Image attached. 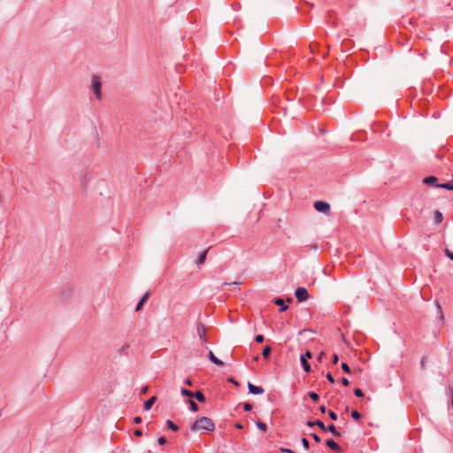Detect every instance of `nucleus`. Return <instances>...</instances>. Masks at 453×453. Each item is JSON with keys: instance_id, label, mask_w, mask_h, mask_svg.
<instances>
[{"instance_id": "f257e3e1", "label": "nucleus", "mask_w": 453, "mask_h": 453, "mask_svg": "<svg viewBox=\"0 0 453 453\" xmlns=\"http://www.w3.org/2000/svg\"><path fill=\"white\" fill-rule=\"evenodd\" d=\"M190 429L193 432H196L199 430L211 432L215 429V424L210 418L202 417L191 425Z\"/></svg>"}, {"instance_id": "f03ea898", "label": "nucleus", "mask_w": 453, "mask_h": 453, "mask_svg": "<svg viewBox=\"0 0 453 453\" xmlns=\"http://www.w3.org/2000/svg\"><path fill=\"white\" fill-rule=\"evenodd\" d=\"M91 86L92 89L96 96L97 99H101L102 94H101V81L100 77L98 75H93L91 80Z\"/></svg>"}, {"instance_id": "7ed1b4c3", "label": "nucleus", "mask_w": 453, "mask_h": 453, "mask_svg": "<svg viewBox=\"0 0 453 453\" xmlns=\"http://www.w3.org/2000/svg\"><path fill=\"white\" fill-rule=\"evenodd\" d=\"M196 334H197L202 344L206 343L208 342L207 336H206V326L201 321H198L196 323Z\"/></svg>"}, {"instance_id": "20e7f679", "label": "nucleus", "mask_w": 453, "mask_h": 453, "mask_svg": "<svg viewBox=\"0 0 453 453\" xmlns=\"http://www.w3.org/2000/svg\"><path fill=\"white\" fill-rule=\"evenodd\" d=\"M296 298L298 302H304L309 298V293L305 288L299 287L295 291Z\"/></svg>"}, {"instance_id": "39448f33", "label": "nucleus", "mask_w": 453, "mask_h": 453, "mask_svg": "<svg viewBox=\"0 0 453 453\" xmlns=\"http://www.w3.org/2000/svg\"><path fill=\"white\" fill-rule=\"evenodd\" d=\"M314 208L322 213L329 214L330 212V205L328 203L324 201H316L314 203Z\"/></svg>"}, {"instance_id": "423d86ee", "label": "nucleus", "mask_w": 453, "mask_h": 453, "mask_svg": "<svg viewBox=\"0 0 453 453\" xmlns=\"http://www.w3.org/2000/svg\"><path fill=\"white\" fill-rule=\"evenodd\" d=\"M412 205L414 207L416 215L418 217H420V214L423 211V206H424L423 199L421 197L417 198L416 200L413 201Z\"/></svg>"}, {"instance_id": "0eeeda50", "label": "nucleus", "mask_w": 453, "mask_h": 453, "mask_svg": "<svg viewBox=\"0 0 453 453\" xmlns=\"http://www.w3.org/2000/svg\"><path fill=\"white\" fill-rule=\"evenodd\" d=\"M248 389L250 394L261 395L265 392V389L260 386H256L250 382L248 383Z\"/></svg>"}, {"instance_id": "6e6552de", "label": "nucleus", "mask_w": 453, "mask_h": 453, "mask_svg": "<svg viewBox=\"0 0 453 453\" xmlns=\"http://www.w3.org/2000/svg\"><path fill=\"white\" fill-rule=\"evenodd\" d=\"M326 444L328 448H330L334 452L342 451V448L332 439L326 440Z\"/></svg>"}, {"instance_id": "1a4fd4ad", "label": "nucleus", "mask_w": 453, "mask_h": 453, "mask_svg": "<svg viewBox=\"0 0 453 453\" xmlns=\"http://www.w3.org/2000/svg\"><path fill=\"white\" fill-rule=\"evenodd\" d=\"M208 358L210 359V361L211 363H213L214 365H218V366H223L224 365V363L219 359L211 350L209 351L208 353Z\"/></svg>"}, {"instance_id": "9d476101", "label": "nucleus", "mask_w": 453, "mask_h": 453, "mask_svg": "<svg viewBox=\"0 0 453 453\" xmlns=\"http://www.w3.org/2000/svg\"><path fill=\"white\" fill-rule=\"evenodd\" d=\"M149 297H150V292H146L143 295V296L141 298V300L138 302V303L135 307V311H139L142 309L144 303L148 300Z\"/></svg>"}, {"instance_id": "9b49d317", "label": "nucleus", "mask_w": 453, "mask_h": 453, "mask_svg": "<svg viewBox=\"0 0 453 453\" xmlns=\"http://www.w3.org/2000/svg\"><path fill=\"white\" fill-rule=\"evenodd\" d=\"M274 303L278 306H280V311L283 312L288 310V306L284 303L283 299L281 298H276L274 300Z\"/></svg>"}, {"instance_id": "f8f14e48", "label": "nucleus", "mask_w": 453, "mask_h": 453, "mask_svg": "<svg viewBox=\"0 0 453 453\" xmlns=\"http://www.w3.org/2000/svg\"><path fill=\"white\" fill-rule=\"evenodd\" d=\"M438 181V179L434 176H428V177H426L424 180H423V183L424 184H426V185H434L436 187V183Z\"/></svg>"}, {"instance_id": "ddd939ff", "label": "nucleus", "mask_w": 453, "mask_h": 453, "mask_svg": "<svg viewBox=\"0 0 453 453\" xmlns=\"http://www.w3.org/2000/svg\"><path fill=\"white\" fill-rule=\"evenodd\" d=\"M300 362L302 364V366H303L304 372H311V365L308 363V361L305 359L304 356H301L300 357Z\"/></svg>"}, {"instance_id": "4468645a", "label": "nucleus", "mask_w": 453, "mask_h": 453, "mask_svg": "<svg viewBox=\"0 0 453 453\" xmlns=\"http://www.w3.org/2000/svg\"><path fill=\"white\" fill-rule=\"evenodd\" d=\"M207 253H208V250H203L198 257V259L196 261V265L198 266H200L201 265H203L205 260H206V256H207Z\"/></svg>"}, {"instance_id": "2eb2a0df", "label": "nucleus", "mask_w": 453, "mask_h": 453, "mask_svg": "<svg viewBox=\"0 0 453 453\" xmlns=\"http://www.w3.org/2000/svg\"><path fill=\"white\" fill-rule=\"evenodd\" d=\"M326 432H330L335 437L341 436V433L336 430V427L334 425H329L326 426Z\"/></svg>"}, {"instance_id": "dca6fc26", "label": "nucleus", "mask_w": 453, "mask_h": 453, "mask_svg": "<svg viewBox=\"0 0 453 453\" xmlns=\"http://www.w3.org/2000/svg\"><path fill=\"white\" fill-rule=\"evenodd\" d=\"M156 401H157L156 396H152L149 400H147L144 403V410L149 411L151 408V406L155 403Z\"/></svg>"}, {"instance_id": "f3484780", "label": "nucleus", "mask_w": 453, "mask_h": 453, "mask_svg": "<svg viewBox=\"0 0 453 453\" xmlns=\"http://www.w3.org/2000/svg\"><path fill=\"white\" fill-rule=\"evenodd\" d=\"M443 220V215L440 211H435L434 212V222L436 225H439Z\"/></svg>"}, {"instance_id": "a211bd4d", "label": "nucleus", "mask_w": 453, "mask_h": 453, "mask_svg": "<svg viewBox=\"0 0 453 453\" xmlns=\"http://www.w3.org/2000/svg\"><path fill=\"white\" fill-rule=\"evenodd\" d=\"M193 396L196 397V399L199 403H204L205 402V396L203 394V392H201V391H196V392L193 393Z\"/></svg>"}, {"instance_id": "6ab92c4d", "label": "nucleus", "mask_w": 453, "mask_h": 453, "mask_svg": "<svg viewBox=\"0 0 453 453\" xmlns=\"http://www.w3.org/2000/svg\"><path fill=\"white\" fill-rule=\"evenodd\" d=\"M436 188H445V189H448V190H453V180L448 181V182L443 183V184L436 185Z\"/></svg>"}, {"instance_id": "aec40b11", "label": "nucleus", "mask_w": 453, "mask_h": 453, "mask_svg": "<svg viewBox=\"0 0 453 453\" xmlns=\"http://www.w3.org/2000/svg\"><path fill=\"white\" fill-rule=\"evenodd\" d=\"M166 426H167L169 429H171V430H173V431H174V432H176V431H178V430H179V426H176V425H175L172 420H169V419H168V420H166Z\"/></svg>"}, {"instance_id": "412c9836", "label": "nucleus", "mask_w": 453, "mask_h": 453, "mask_svg": "<svg viewBox=\"0 0 453 453\" xmlns=\"http://www.w3.org/2000/svg\"><path fill=\"white\" fill-rule=\"evenodd\" d=\"M271 351H272L271 347H269V346L265 347L263 349V352H262L263 357L267 359L271 354Z\"/></svg>"}, {"instance_id": "4be33fe9", "label": "nucleus", "mask_w": 453, "mask_h": 453, "mask_svg": "<svg viewBox=\"0 0 453 453\" xmlns=\"http://www.w3.org/2000/svg\"><path fill=\"white\" fill-rule=\"evenodd\" d=\"M256 426H257L258 429H260L264 432L267 430L266 424L263 423L262 421H257Z\"/></svg>"}, {"instance_id": "5701e85b", "label": "nucleus", "mask_w": 453, "mask_h": 453, "mask_svg": "<svg viewBox=\"0 0 453 453\" xmlns=\"http://www.w3.org/2000/svg\"><path fill=\"white\" fill-rule=\"evenodd\" d=\"M180 394L184 396L193 397V392H191L190 390H188L186 388H181Z\"/></svg>"}, {"instance_id": "b1692460", "label": "nucleus", "mask_w": 453, "mask_h": 453, "mask_svg": "<svg viewBox=\"0 0 453 453\" xmlns=\"http://www.w3.org/2000/svg\"><path fill=\"white\" fill-rule=\"evenodd\" d=\"M188 403H189V405H190V410L192 411L196 412V411H197L199 410L198 405L193 400L190 399L188 401Z\"/></svg>"}, {"instance_id": "393cba45", "label": "nucleus", "mask_w": 453, "mask_h": 453, "mask_svg": "<svg viewBox=\"0 0 453 453\" xmlns=\"http://www.w3.org/2000/svg\"><path fill=\"white\" fill-rule=\"evenodd\" d=\"M308 395L313 402H318L319 399V395L315 392H309Z\"/></svg>"}, {"instance_id": "a878e982", "label": "nucleus", "mask_w": 453, "mask_h": 453, "mask_svg": "<svg viewBox=\"0 0 453 453\" xmlns=\"http://www.w3.org/2000/svg\"><path fill=\"white\" fill-rule=\"evenodd\" d=\"M351 417L357 421L361 419V414L357 411H353L351 412Z\"/></svg>"}, {"instance_id": "bb28decb", "label": "nucleus", "mask_w": 453, "mask_h": 453, "mask_svg": "<svg viewBox=\"0 0 453 453\" xmlns=\"http://www.w3.org/2000/svg\"><path fill=\"white\" fill-rule=\"evenodd\" d=\"M315 425L318 426L321 430L326 432V426H325L323 421L318 419L315 421Z\"/></svg>"}, {"instance_id": "cd10ccee", "label": "nucleus", "mask_w": 453, "mask_h": 453, "mask_svg": "<svg viewBox=\"0 0 453 453\" xmlns=\"http://www.w3.org/2000/svg\"><path fill=\"white\" fill-rule=\"evenodd\" d=\"M341 366H342V369L346 373H350L351 372L350 367L349 366V365L347 363H342Z\"/></svg>"}, {"instance_id": "c85d7f7f", "label": "nucleus", "mask_w": 453, "mask_h": 453, "mask_svg": "<svg viewBox=\"0 0 453 453\" xmlns=\"http://www.w3.org/2000/svg\"><path fill=\"white\" fill-rule=\"evenodd\" d=\"M302 444L305 449H309L310 442L306 438H302Z\"/></svg>"}, {"instance_id": "c756f323", "label": "nucleus", "mask_w": 453, "mask_h": 453, "mask_svg": "<svg viewBox=\"0 0 453 453\" xmlns=\"http://www.w3.org/2000/svg\"><path fill=\"white\" fill-rule=\"evenodd\" d=\"M354 394L357 397H364V393H363V391L360 388H355L354 389Z\"/></svg>"}, {"instance_id": "7c9ffc66", "label": "nucleus", "mask_w": 453, "mask_h": 453, "mask_svg": "<svg viewBox=\"0 0 453 453\" xmlns=\"http://www.w3.org/2000/svg\"><path fill=\"white\" fill-rule=\"evenodd\" d=\"M444 253H445V255H446V256H447L450 260H452V261H453V252H452V251H450L449 249H446V250H444Z\"/></svg>"}, {"instance_id": "2f4dec72", "label": "nucleus", "mask_w": 453, "mask_h": 453, "mask_svg": "<svg viewBox=\"0 0 453 453\" xmlns=\"http://www.w3.org/2000/svg\"><path fill=\"white\" fill-rule=\"evenodd\" d=\"M243 409L245 411H250L252 410V405L250 403H245L243 404Z\"/></svg>"}, {"instance_id": "473e14b6", "label": "nucleus", "mask_w": 453, "mask_h": 453, "mask_svg": "<svg viewBox=\"0 0 453 453\" xmlns=\"http://www.w3.org/2000/svg\"><path fill=\"white\" fill-rule=\"evenodd\" d=\"M264 340H265V338H264V336H263L262 334H257V335H256V337H255V341H256L257 342H258V343L263 342H264Z\"/></svg>"}, {"instance_id": "72a5a7b5", "label": "nucleus", "mask_w": 453, "mask_h": 453, "mask_svg": "<svg viewBox=\"0 0 453 453\" xmlns=\"http://www.w3.org/2000/svg\"><path fill=\"white\" fill-rule=\"evenodd\" d=\"M328 415H329L331 419H333V420H336L337 419V414L335 412H334L333 411H328Z\"/></svg>"}, {"instance_id": "f704fd0d", "label": "nucleus", "mask_w": 453, "mask_h": 453, "mask_svg": "<svg viewBox=\"0 0 453 453\" xmlns=\"http://www.w3.org/2000/svg\"><path fill=\"white\" fill-rule=\"evenodd\" d=\"M311 436L313 438V440H314L316 442H320V441H321L320 437H319L317 434L312 433V434H311Z\"/></svg>"}, {"instance_id": "c9c22d12", "label": "nucleus", "mask_w": 453, "mask_h": 453, "mask_svg": "<svg viewBox=\"0 0 453 453\" xmlns=\"http://www.w3.org/2000/svg\"><path fill=\"white\" fill-rule=\"evenodd\" d=\"M157 442L159 445H165L166 443V439L164 436H161L157 439Z\"/></svg>"}, {"instance_id": "e433bc0d", "label": "nucleus", "mask_w": 453, "mask_h": 453, "mask_svg": "<svg viewBox=\"0 0 453 453\" xmlns=\"http://www.w3.org/2000/svg\"><path fill=\"white\" fill-rule=\"evenodd\" d=\"M326 379H327V380H328L330 383H332V384H334V383L335 382V380H334V379L333 375H332L330 372H328V373L326 374Z\"/></svg>"}, {"instance_id": "4c0bfd02", "label": "nucleus", "mask_w": 453, "mask_h": 453, "mask_svg": "<svg viewBox=\"0 0 453 453\" xmlns=\"http://www.w3.org/2000/svg\"><path fill=\"white\" fill-rule=\"evenodd\" d=\"M302 356H304L305 357V359L307 360V358H311L312 357V353L310 351V350H307L304 354H303Z\"/></svg>"}, {"instance_id": "58836bf2", "label": "nucleus", "mask_w": 453, "mask_h": 453, "mask_svg": "<svg viewBox=\"0 0 453 453\" xmlns=\"http://www.w3.org/2000/svg\"><path fill=\"white\" fill-rule=\"evenodd\" d=\"M426 364V358L425 357H423L420 361V366L422 369H425Z\"/></svg>"}, {"instance_id": "ea45409f", "label": "nucleus", "mask_w": 453, "mask_h": 453, "mask_svg": "<svg viewBox=\"0 0 453 453\" xmlns=\"http://www.w3.org/2000/svg\"><path fill=\"white\" fill-rule=\"evenodd\" d=\"M338 361H339L338 355H337V354H334V355H333V358H332V362H333V364H334V365H335V364H337V363H338Z\"/></svg>"}, {"instance_id": "a19ab883", "label": "nucleus", "mask_w": 453, "mask_h": 453, "mask_svg": "<svg viewBox=\"0 0 453 453\" xmlns=\"http://www.w3.org/2000/svg\"><path fill=\"white\" fill-rule=\"evenodd\" d=\"M148 390H149V387H148V386H144V387H142V388H141V395H145V394H147Z\"/></svg>"}, {"instance_id": "79ce46f5", "label": "nucleus", "mask_w": 453, "mask_h": 453, "mask_svg": "<svg viewBox=\"0 0 453 453\" xmlns=\"http://www.w3.org/2000/svg\"><path fill=\"white\" fill-rule=\"evenodd\" d=\"M342 384H343L345 387H348V386L349 385V380H348L347 378H344V377H343V378L342 379Z\"/></svg>"}, {"instance_id": "37998d69", "label": "nucleus", "mask_w": 453, "mask_h": 453, "mask_svg": "<svg viewBox=\"0 0 453 453\" xmlns=\"http://www.w3.org/2000/svg\"><path fill=\"white\" fill-rule=\"evenodd\" d=\"M134 434L135 436L140 437V436H142V430H140V429H136V430H134Z\"/></svg>"}, {"instance_id": "c03bdc74", "label": "nucleus", "mask_w": 453, "mask_h": 453, "mask_svg": "<svg viewBox=\"0 0 453 453\" xmlns=\"http://www.w3.org/2000/svg\"><path fill=\"white\" fill-rule=\"evenodd\" d=\"M280 451L286 452V453H294V451L288 448H280Z\"/></svg>"}, {"instance_id": "a18cd8bd", "label": "nucleus", "mask_w": 453, "mask_h": 453, "mask_svg": "<svg viewBox=\"0 0 453 453\" xmlns=\"http://www.w3.org/2000/svg\"><path fill=\"white\" fill-rule=\"evenodd\" d=\"M134 422L135 424H140V423H142V418H141V417H135V418H134Z\"/></svg>"}, {"instance_id": "49530a36", "label": "nucleus", "mask_w": 453, "mask_h": 453, "mask_svg": "<svg viewBox=\"0 0 453 453\" xmlns=\"http://www.w3.org/2000/svg\"><path fill=\"white\" fill-rule=\"evenodd\" d=\"M306 425H307L309 427H313L314 426H316V425H315V421H311V420L307 421V422H306Z\"/></svg>"}, {"instance_id": "de8ad7c7", "label": "nucleus", "mask_w": 453, "mask_h": 453, "mask_svg": "<svg viewBox=\"0 0 453 453\" xmlns=\"http://www.w3.org/2000/svg\"><path fill=\"white\" fill-rule=\"evenodd\" d=\"M184 383L188 386H192V380L189 378L186 379Z\"/></svg>"}, {"instance_id": "09e8293b", "label": "nucleus", "mask_w": 453, "mask_h": 453, "mask_svg": "<svg viewBox=\"0 0 453 453\" xmlns=\"http://www.w3.org/2000/svg\"><path fill=\"white\" fill-rule=\"evenodd\" d=\"M319 411H320L322 413H325V412L326 411V406H325V405H321V406L319 407Z\"/></svg>"}, {"instance_id": "8fccbe9b", "label": "nucleus", "mask_w": 453, "mask_h": 453, "mask_svg": "<svg viewBox=\"0 0 453 453\" xmlns=\"http://www.w3.org/2000/svg\"><path fill=\"white\" fill-rule=\"evenodd\" d=\"M449 393H450V395H451V396H452L451 405L453 406V388H450V387H449Z\"/></svg>"}, {"instance_id": "3c124183", "label": "nucleus", "mask_w": 453, "mask_h": 453, "mask_svg": "<svg viewBox=\"0 0 453 453\" xmlns=\"http://www.w3.org/2000/svg\"><path fill=\"white\" fill-rule=\"evenodd\" d=\"M325 356V353L324 352H321L319 353V357H318V360L320 362L323 358V357Z\"/></svg>"}, {"instance_id": "603ef678", "label": "nucleus", "mask_w": 453, "mask_h": 453, "mask_svg": "<svg viewBox=\"0 0 453 453\" xmlns=\"http://www.w3.org/2000/svg\"><path fill=\"white\" fill-rule=\"evenodd\" d=\"M234 426L237 428V429H242L243 428V426L241 424V423H236L234 425Z\"/></svg>"}, {"instance_id": "864d4df0", "label": "nucleus", "mask_w": 453, "mask_h": 453, "mask_svg": "<svg viewBox=\"0 0 453 453\" xmlns=\"http://www.w3.org/2000/svg\"><path fill=\"white\" fill-rule=\"evenodd\" d=\"M228 381H229V382H231V383H233V384H234V385H238V382H237L234 379H233V378H230V379L228 380Z\"/></svg>"}, {"instance_id": "5fc2aeb1", "label": "nucleus", "mask_w": 453, "mask_h": 453, "mask_svg": "<svg viewBox=\"0 0 453 453\" xmlns=\"http://www.w3.org/2000/svg\"><path fill=\"white\" fill-rule=\"evenodd\" d=\"M231 284H233V285H238V284H240V283H239V282H236V281H234L233 283H228V282H224V283H223V285H231Z\"/></svg>"}, {"instance_id": "6e6d98bb", "label": "nucleus", "mask_w": 453, "mask_h": 453, "mask_svg": "<svg viewBox=\"0 0 453 453\" xmlns=\"http://www.w3.org/2000/svg\"><path fill=\"white\" fill-rule=\"evenodd\" d=\"M81 184H82L83 187H85L86 186V180H81Z\"/></svg>"}, {"instance_id": "4d7b16f0", "label": "nucleus", "mask_w": 453, "mask_h": 453, "mask_svg": "<svg viewBox=\"0 0 453 453\" xmlns=\"http://www.w3.org/2000/svg\"><path fill=\"white\" fill-rule=\"evenodd\" d=\"M287 301L290 303V302H292V299L291 298H288Z\"/></svg>"}, {"instance_id": "13d9d810", "label": "nucleus", "mask_w": 453, "mask_h": 453, "mask_svg": "<svg viewBox=\"0 0 453 453\" xmlns=\"http://www.w3.org/2000/svg\"><path fill=\"white\" fill-rule=\"evenodd\" d=\"M254 359H255L256 361H257V360H258V357H257H257H254Z\"/></svg>"}, {"instance_id": "bf43d9fd", "label": "nucleus", "mask_w": 453, "mask_h": 453, "mask_svg": "<svg viewBox=\"0 0 453 453\" xmlns=\"http://www.w3.org/2000/svg\"><path fill=\"white\" fill-rule=\"evenodd\" d=\"M345 411H349V406H347V407L345 408Z\"/></svg>"}]
</instances>
